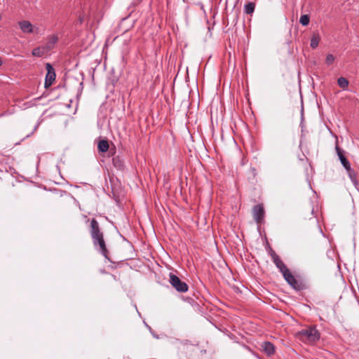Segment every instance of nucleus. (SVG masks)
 I'll use <instances>...</instances> for the list:
<instances>
[{
    "instance_id": "nucleus-3",
    "label": "nucleus",
    "mask_w": 359,
    "mask_h": 359,
    "mask_svg": "<svg viewBox=\"0 0 359 359\" xmlns=\"http://www.w3.org/2000/svg\"><path fill=\"white\" fill-rule=\"evenodd\" d=\"M92 241L95 249L102 255H103L106 259L110 260L109 252L107 248L104 236L95 238L94 239H92Z\"/></svg>"
},
{
    "instance_id": "nucleus-5",
    "label": "nucleus",
    "mask_w": 359,
    "mask_h": 359,
    "mask_svg": "<svg viewBox=\"0 0 359 359\" xmlns=\"http://www.w3.org/2000/svg\"><path fill=\"white\" fill-rule=\"evenodd\" d=\"M86 222H90L89 233L91 239L104 236V232L96 219H87Z\"/></svg>"
},
{
    "instance_id": "nucleus-12",
    "label": "nucleus",
    "mask_w": 359,
    "mask_h": 359,
    "mask_svg": "<svg viewBox=\"0 0 359 359\" xmlns=\"http://www.w3.org/2000/svg\"><path fill=\"white\" fill-rule=\"evenodd\" d=\"M112 163L117 170H123L125 168L124 160L119 156L113 157Z\"/></svg>"
},
{
    "instance_id": "nucleus-23",
    "label": "nucleus",
    "mask_w": 359,
    "mask_h": 359,
    "mask_svg": "<svg viewBox=\"0 0 359 359\" xmlns=\"http://www.w3.org/2000/svg\"><path fill=\"white\" fill-rule=\"evenodd\" d=\"M334 60V57L332 54H328L326 56L325 62L327 65H330L333 63Z\"/></svg>"
},
{
    "instance_id": "nucleus-24",
    "label": "nucleus",
    "mask_w": 359,
    "mask_h": 359,
    "mask_svg": "<svg viewBox=\"0 0 359 359\" xmlns=\"http://www.w3.org/2000/svg\"><path fill=\"white\" fill-rule=\"evenodd\" d=\"M1 65H2V60H1V59L0 58V66H1Z\"/></svg>"
},
{
    "instance_id": "nucleus-11",
    "label": "nucleus",
    "mask_w": 359,
    "mask_h": 359,
    "mask_svg": "<svg viewBox=\"0 0 359 359\" xmlns=\"http://www.w3.org/2000/svg\"><path fill=\"white\" fill-rule=\"evenodd\" d=\"M335 149H336L337 156H338L342 165L344 166V168H345L348 167V165H350L351 164H350L348 160L344 156V151L339 148L338 144L336 145Z\"/></svg>"
},
{
    "instance_id": "nucleus-19",
    "label": "nucleus",
    "mask_w": 359,
    "mask_h": 359,
    "mask_svg": "<svg viewBox=\"0 0 359 359\" xmlns=\"http://www.w3.org/2000/svg\"><path fill=\"white\" fill-rule=\"evenodd\" d=\"M337 84L343 90H345L348 88L349 82L347 79H346L344 77H339L337 79Z\"/></svg>"
},
{
    "instance_id": "nucleus-1",
    "label": "nucleus",
    "mask_w": 359,
    "mask_h": 359,
    "mask_svg": "<svg viewBox=\"0 0 359 359\" xmlns=\"http://www.w3.org/2000/svg\"><path fill=\"white\" fill-rule=\"evenodd\" d=\"M297 337L304 342L313 343L320 339V332L315 327H309L297 333Z\"/></svg>"
},
{
    "instance_id": "nucleus-25",
    "label": "nucleus",
    "mask_w": 359,
    "mask_h": 359,
    "mask_svg": "<svg viewBox=\"0 0 359 359\" xmlns=\"http://www.w3.org/2000/svg\"><path fill=\"white\" fill-rule=\"evenodd\" d=\"M102 359H109V358H102Z\"/></svg>"
},
{
    "instance_id": "nucleus-7",
    "label": "nucleus",
    "mask_w": 359,
    "mask_h": 359,
    "mask_svg": "<svg viewBox=\"0 0 359 359\" xmlns=\"http://www.w3.org/2000/svg\"><path fill=\"white\" fill-rule=\"evenodd\" d=\"M47 74L45 79L44 87L48 88L55 81L56 74L54 68L50 63L46 64Z\"/></svg>"
},
{
    "instance_id": "nucleus-8",
    "label": "nucleus",
    "mask_w": 359,
    "mask_h": 359,
    "mask_svg": "<svg viewBox=\"0 0 359 359\" xmlns=\"http://www.w3.org/2000/svg\"><path fill=\"white\" fill-rule=\"evenodd\" d=\"M276 266L279 269L280 272L283 276V278L290 273V271L288 269L287 266L283 263L279 256H277L274 259H272Z\"/></svg>"
},
{
    "instance_id": "nucleus-2",
    "label": "nucleus",
    "mask_w": 359,
    "mask_h": 359,
    "mask_svg": "<svg viewBox=\"0 0 359 359\" xmlns=\"http://www.w3.org/2000/svg\"><path fill=\"white\" fill-rule=\"evenodd\" d=\"M286 282L295 290L302 291L307 288L306 283L301 278L294 277L292 273H289L284 277Z\"/></svg>"
},
{
    "instance_id": "nucleus-18",
    "label": "nucleus",
    "mask_w": 359,
    "mask_h": 359,
    "mask_svg": "<svg viewBox=\"0 0 359 359\" xmlns=\"http://www.w3.org/2000/svg\"><path fill=\"white\" fill-rule=\"evenodd\" d=\"M255 3H253V2H248L244 6V12L246 14L251 15L252 13H253L254 11H255Z\"/></svg>"
},
{
    "instance_id": "nucleus-6",
    "label": "nucleus",
    "mask_w": 359,
    "mask_h": 359,
    "mask_svg": "<svg viewBox=\"0 0 359 359\" xmlns=\"http://www.w3.org/2000/svg\"><path fill=\"white\" fill-rule=\"evenodd\" d=\"M252 215L257 224L264 222L265 211L262 203L255 205L252 208Z\"/></svg>"
},
{
    "instance_id": "nucleus-9",
    "label": "nucleus",
    "mask_w": 359,
    "mask_h": 359,
    "mask_svg": "<svg viewBox=\"0 0 359 359\" xmlns=\"http://www.w3.org/2000/svg\"><path fill=\"white\" fill-rule=\"evenodd\" d=\"M261 348L268 356H271L275 353V346L270 341L262 342Z\"/></svg>"
},
{
    "instance_id": "nucleus-10",
    "label": "nucleus",
    "mask_w": 359,
    "mask_h": 359,
    "mask_svg": "<svg viewBox=\"0 0 359 359\" xmlns=\"http://www.w3.org/2000/svg\"><path fill=\"white\" fill-rule=\"evenodd\" d=\"M19 27L22 32L25 34H31L34 32V27L28 20H22L18 22Z\"/></svg>"
},
{
    "instance_id": "nucleus-21",
    "label": "nucleus",
    "mask_w": 359,
    "mask_h": 359,
    "mask_svg": "<svg viewBox=\"0 0 359 359\" xmlns=\"http://www.w3.org/2000/svg\"><path fill=\"white\" fill-rule=\"evenodd\" d=\"M309 21H310V18H309V15H302L301 17H300V19H299V22L303 25V26H306L309 24Z\"/></svg>"
},
{
    "instance_id": "nucleus-4",
    "label": "nucleus",
    "mask_w": 359,
    "mask_h": 359,
    "mask_svg": "<svg viewBox=\"0 0 359 359\" xmlns=\"http://www.w3.org/2000/svg\"><path fill=\"white\" fill-rule=\"evenodd\" d=\"M169 283L179 292H186L188 290V285L172 273L169 274Z\"/></svg>"
},
{
    "instance_id": "nucleus-15",
    "label": "nucleus",
    "mask_w": 359,
    "mask_h": 359,
    "mask_svg": "<svg viewBox=\"0 0 359 359\" xmlns=\"http://www.w3.org/2000/svg\"><path fill=\"white\" fill-rule=\"evenodd\" d=\"M109 142L107 140H100L98 142L97 148L100 152H106L109 149Z\"/></svg>"
},
{
    "instance_id": "nucleus-20",
    "label": "nucleus",
    "mask_w": 359,
    "mask_h": 359,
    "mask_svg": "<svg viewBox=\"0 0 359 359\" xmlns=\"http://www.w3.org/2000/svg\"><path fill=\"white\" fill-rule=\"evenodd\" d=\"M257 170L255 168H251L249 170L248 180L254 183L256 181Z\"/></svg>"
},
{
    "instance_id": "nucleus-17",
    "label": "nucleus",
    "mask_w": 359,
    "mask_h": 359,
    "mask_svg": "<svg viewBox=\"0 0 359 359\" xmlns=\"http://www.w3.org/2000/svg\"><path fill=\"white\" fill-rule=\"evenodd\" d=\"M46 52H47V50L46 49V48L44 46L43 47H37L32 50V54L34 56L41 57Z\"/></svg>"
},
{
    "instance_id": "nucleus-16",
    "label": "nucleus",
    "mask_w": 359,
    "mask_h": 359,
    "mask_svg": "<svg viewBox=\"0 0 359 359\" xmlns=\"http://www.w3.org/2000/svg\"><path fill=\"white\" fill-rule=\"evenodd\" d=\"M320 40V36L319 34H318V33L313 34V35L312 36V37L311 39V43H310L311 47L313 49H315L316 48H317Z\"/></svg>"
},
{
    "instance_id": "nucleus-22",
    "label": "nucleus",
    "mask_w": 359,
    "mask_h": 359,
    "mask_svg": "<svg viewBox=\"0 0 359 359\" xmlns=\"http://www.w3.org/2000/svg\"><path fill=\"white\" fill-rule=\"evenodd\" d=\"M267 250L272 259L278 256L269 245H268Z\"/></svg>"
},
{
    "instance_id": "nucleus-14",
    "label": "nucleus",
    "mask_w": 359,
    "mask_h": 359,
    "mask_svg": "<svg viewBox=\"0 0 359 359\" xmlns=\"http://www.w3.org/2000/svg\"><path fill=\"white\" fill-rule=\"evenodd\" d=\"M58 41V36L56 34H52L48 36V42L46 45L44 46L47 51L53 49L55 46V44Z\"/></svg>"
},
{
    "instance_id": "nucleus-13",
    "label": "nucleus",
    "mask_w": 359,
    "mask_h": 359,
    "mask_svg": "<svg viewBox=\"0 0 359 359\" xmlns=\"http://www.w3.org/2000/svg\"><path fill=\"white\" fill-rule=\"evenodd\" d=\"M348 175V177H350L351 182H353V184L356 186L358 185V174L357 172L351 168V165H348V167L345 168Z\"/></svg>"
}]
</instances>
